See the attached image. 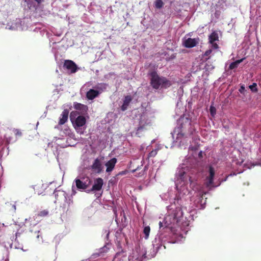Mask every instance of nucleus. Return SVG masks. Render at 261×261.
Wrapping results in <instances>:
<instances>
[{
	"instance_id": "obj_1",
	"label": "nucleus",
	"mask_w": 261,
	"mask_h": 261,
	"mask_svg": "<svg viewBox=\"0 0 261 261\" xmlns=\"http://www.w3.org/2000/svg\"><path fill=\"white\" fill-rule=\"evenodd\" d=\"M191 190L190 189V197L188 198L186 195L182 198L179 197L178 190L176 189L177 193L175 200L180 207L178 206L175 209L168 211L163 221L159 222V232L161 230L162 233L167 237H169L174 241L178 240V243L181 242L184 237L176 228L180 227V229H182L190 225V221L187 220V217H184L183 208L188 210L190 214L189 217L193 220L197 210H203L205 207L206 198H204V194H197L194 201L191 202ZM206 193H204V195Z\"/></svg>"
},
{
	"instance_id": "obj_2",
	"label": "nucleus",
	"mask_w": 261,
	"mask_h": 261,
	"mask_svg": "<svg viewBox=\"0 0 261 261\" xmlns=\"http://www.w3.org/2000/svg\"><path fill=\"white\" fill-rule=\"evenodd\" d=\"M191 190L190 189V197L188 198L186 195L182 198L179 197L178 190L176 189L177 193L175 200L180 207L178 206L175 209L168 211L163 221L159 222V232L161 230L162 233L167 237H169L174 241L178 240V243L181 242L184 237L176 228L180 227V229H182L190 225V221L187 220V217H184L183 208L188 210L190 214L189 217L193 220L197 210H203L205 207L206 198H204V194H197L194 201L191 202ZM206 193H204V195Z\"/></svg>"
},
{
	"instance_id": "obj_3",
	"label": "nucleus",
	"mask_w": 261,
	"mask_h": 261,
	"mask_svg": "<svg viewBox=\"0 0 261 261\" xmlns=\"http://www.w3.org/2000/svg\"><path fill=\"white\" fill-rule=\"evenodd\" d=\"M198 146L189 147L192 157H187L177 168L175 174V185L178 190L179 197L185 195L190 197V189L198 190V180L205 174V168L200 165L197 159L203 158V152H198Z\"/></svg>"
},
{
	"instance_id": "obj_4",
	"label": "nucleus",
	"mask_w": 261,
	"mask_h": 261,
	"mask_svg": "<svg viewBox=\"0 0 261 261\" xmlns=\"http://www.w3.org/2000/svg\"><path fill=\"white\" fill-rule=\"evenodd\" d=\"M195 129L191 126V120L187 117H181L177 121V126L171 133L172 146L178 147L187 146L189 137L193 134Z\"/></svg>"
},
{
	"instance_id": "obj_5",
	"label": "nucleus",
	"mask_w": 261,
	"mask_h": 261,
	"mask_svg": "<svg viewBox=\"0 0 261 261\" xmlns=\"http://www.w3.org/2000/svg\"><path fill=\"white\" fill-rule=\"evenodd\" d=\"M176 243H178V240L174 241L169 237H167L165 234L162 233L161 231L160 232L158 233L152 241V246L153 248L150 249L148 253H147L145 249L144 250L142 249V253L140 254V256L141 255V257L140 258H137V259L139 261H141L144 259H150L155 256L159 250L161 249L162 246H163L165 249L166 248V244H174Z\"/></svg>"
},
{
	"instance_id": "obj_6",
	"label": "nucleus",
	"mask_w": 261,
	"mask_h": 261,
	"mask_svg": "<svg viewBox=\"0 0 261 261\" xmlns=\"http://www.w3.org/2000/svg\"><path fill=\"white\" fill-rule=\"evenodd\" d=\"M134 124L136 126V135L138 137H141L143 133L146 129V127L152 124L151 115L147 112L139 114L138 116H136Z\"/></svg>"
},
{
	"instance_id": "obj_7",
	"label": "nucleus",
	"mask_w": 261,
	"mask_h": 261,
	"mask_svg": "<svg viewBox=\"0 0 261 261\" xmlns=\"http://www.w3.org/2000/svg\"><path fill=\"white\" fill-rule=\"evenodd\" d=\"M92 183V179L88 176L84 174L79 175L72 183L71 197L76 193L75 188L80 191L86 192Z\"/></svg>"
},
{
	"instance_id": "obj_8",
	"label": "nucleus",
	"mask_w": 261,
	"mask_h": 261,
	"mask_svg": "<svg viewBox=\"0 0 261 261\" xmlns=\"http://www.w3.org/2000/svg\"><path fill=\"white\" fill-rule=\"evenodd\" d=\"M150 84L154 90L166 89L172 85V82L166 77L159 75L156 71L150 73Z\"/></svg>"
},
{
	"instance_id": "obj_9",
	"label": "nucleus",
	"mask_w": 261,
	"mask_h": 261,
	"mask_svg": "<svg viewBox=\"0 0 261 261\" xmlns=\"http://www.w3.org/2000/svg\"><path fill=\"white\" fill-rule=\"evenodd\" d=\"M76 113V112H71L70 119L76 132L82 134L86 128V119L84 115H75Z\"/></svg>"
},
{
	"instance_id": "obj_10",
	"label": "nucleus",
	"mask_w": 261,
	"mask_h": 261,
	"mask_svg": "<svg viewBox=\"0 0 261 261\" xmlns=\"http://www.w3.org/2000/svg\"><path fill=\"white\" fill-rule=\"evenodd\" d=\"M215 175V171L213 166H208L205 167V174L204 175V176L205 177L204 184L206 187L210 189L219 186L222 182L226 181L228 177V176H227L225 178L222 179L221 181L219 182L218 185H215L214 183Z\"/></svg>"
},
{
	"instance_id": "obj_11",
	"label": "nucleus",
	"mask_w": 261,
	"mask_h": 261,
	"mask_svg": "<svg viewBox=\"0 0 261 261\" xmlns=\"http://www.w3.org/2000/svg\"><path fill=\"white\" fill-rule=\"evenodd\" d=\"M60 136L61 137L57 138L56 143L61 148H65L68 146H72L73 145L71 144V137L73 136L71 133V130L68 128L64 129V131L61 132Z\"/></svg>"
},
{
	"instance_id": "obj_12",
	"label": "nucleus",
	"mask_w": 261,
	"mask_h": 261,
	"mask_svg": "<svg viewBox=\"0 0 261 261\" xmlns=\"http://www.w3.org/2000/svg\"><path fill=\"white\" fill-rule=\"evenodd\" d=\"M103 185V180L100 177H97L94 180L92 188L87 189L86 192L87 193H93L96 198H99L102 196L103 191L102 190Z\"/></svg>"
},
{
	"instance_id": "obj_13",
	"label": "nucleus",
	"mask_w": 261,
	"mask_h": 261,
	"mask_svg": "<svg viewBox=\"0 0 261 261\" xmlns=\"http://www.w3.org/2000/svg\"><path fill=\"white\" fill-rule=\"evenodd\" d=\"M54 195L56 199L55 203H56L57 201L59 202L64 201L67 203L68 205L72 203L71 198L68 196V194L64 191L56 189L54 192Z\"/></svg>"
},
{
	"instance_id": "obj_14",
	"label": "nucleus",
	"mask_w": 261,
	"mask_h": 261,
	"mask_svg": "<svg viewBox=\"0 0 261 261\" xmlns=\"http://www.w3.org/2000/svg\"><path fill=\"white\" fill-rule=\"evenodd\" d=\"M24 20L21 19H16L13 22L8 23L5 27L6 29L12 31H23L27 29V27L24 25Z\"/></svg>"
},
{
	"instance_id": "obj_15",
	"label": "nucleus",
	"mask_w": 261,
	"mask_h": 261,
	"mask_svg": "<svg viewBox=\"0 0 261 261\" xmlns=\"http://www.w3.org/2000/svg\"><path fill=\"white\" fill-rule=\"evenodd\" d=\"M44 0H22L21 5L25 10H36L37 5H39Z\"/></svg>"
},
{
	"instance_id": "obj_16",
	"label": "nucleus",
	"mask_w": 261,
	"mask_h": 261,
	"mask_svg": "<svg viewBox=\"0 0 261 261\" xmlns=\"http://www.w3.org/2000/svg\"><path fill=\"white\" fill-rule=\"evenodd\" d=\"M85 85L87 87L92 86V88L89 89L86 92V98L88 100H93L100 95L98 92L93 88V84L91 82L86 83Z\"/></svg>"
},
{
	"instance_id": "obj_17",
	"label": "nucleus",
	"mask_w": 261,
	"mask_h": 261,
	"mask_svg": "<svg viewBox=\"0 0 261 261\" xmlns=\"http://www.w3.org/2000/svg\"><path fill=\"white\" fill-rule=\"evenodd\" d=\"M103 168L101 160L98 158L95 159L90 166V169L96 174H100L102 171Z\"/></svg>"
},
{
	"instance_id": "obj_18",
	"label": "nucleus",
	"mask_w": 261,
	"mask_h": 261,
	"mask_svg": "<svg viewBox=\"0 0 261 261\" xmlns=\"http://www.w3.org/2000/svg\"><path fill=\"white\" fill-rule=\"evenodd\" d=\"M200 39L198 37L195 38H185L183 39L182 43L183 45L186 48L193 47L199 43Z\"/></svg>"
},
{
	"instance_id": "obj_19",
	"label": "nucleus",
	"mask_w": 261,
	"mask_h": 261,
	"mask_svg": "<svg viewBox=\"0 0 261 261\" xmlns=\"http://www.w3.org/2000/svg\"><path fill=\"white\" fill-rule=\"evenodd\" d=\"M74 108L77 111L75 115H85L87 113L88 111V107L86 105L74 102L73 103Z\"/></svg>"
},
{
	"instance_id": "obj_20",
	"label": "nucleus",
	"mask_w": 261,
	"mask_h": 261,
	"mask_svg": "<svg viewBox=\"0 0 261 261\" xmlns=\"http://www.w3.org/2000/svg\"><path fill=\"white\" fill-rule=\"evenodd\" d=\"M64 67L67 70H70L71 73L76 72L79 69L77 66L73 61L69 60L65 61Z\"/></svg>"
},
{
	"instance_id": "obj_21",
	"label": "nucleus",
	"mask_w": 261,
	"mask_h": 261,
	"mask_svg": "<svg viewBox=\"0 0 261 261\" xmlns=\"http://www.w3.org/2000/svg\"><path fill=\"white\" fill-rule=\"evenodd\" d=\"M113 261H129V257L127 256L125 251L122 250L116 253Z\"/></svg>"
},
{
	"instance_id": "obj_22",
	"label": "nucleus",
	"mask_w": 261,
	"mask_h": 261,
	"mask_svg": "<svg viewBox=\"0 0 261 261\" xmlns=\"http://www.w3.org/2000/svg\"><path fill=\"white\" fill-rule=\"evenodd\" d=\"M219 39L218 33L216 31L213 32L209 36V42L212 44L213 48L217 49L218 48V44L215 42Z\"/></svg>"
},
{
	"instance_id": "obj_23",
	"label": "nucleus",
	"mask_w": 261,
	"mask_h": 261,
	"mask_svg": "<svg viewBox=\"0 0 261 261\" xmlns=\"http://www.w3.org/2000/svg\"><path fill=\"white\" fill-rule=\"evenodd\" d=\"M117 162V160L116 158H113L107 162L105 164V166L107 167L106 172L108 173L112 172L114 169Z\"/></svg>"
},
{
	"instance_id": "obj_24",
	"label": "nucleus",
	"mask_w": 261,
	"mask_h": 261,
	"mask_svg": "<svg viewBox=\"0 0 261 261\" xmlns=\"http://www.w3.org/2000/svg\"><path fill=\"white\" fill-rule=\"evenodd\" d=\"M234 0H219L216 6L218 8L221 7L222 9H224V7L231 6L233 5Z\"/></svg>"
},
{
	"instance_id": "obj_25",
	"label": "nucleus",
	"mask_w": 261,
	"mask_h": 261,
	"mask_svg": "<svg viewBox=\"0 0 261 261\" xmlns=\"http://www.w3.org/2000/svg\"><path fill=\"white\" fill-rule=\"evenodd\" d=\"M93 86L98 92L99 94L106 91L109 87L108 84L104 83H97L95 85H93Z\"/></svg>"
},
{
	"instance_id": "obj_26",
	"label": "nucleus",
	"mask_w": 261,
	"mask_h": 261,
	"mask_svg": "<svg viewBox=\"0 0 261 261\" xmlns=\"http://www.w3.org/2000/svg\"><path fill=\"white\" fill-rule=\"evenodd\" d=\"M132 100V97L130 95L125 96L123 99V103L121 106V110L122 111L126 110Z\"/></svg>"
},
{
	"instance_id": "obj_27",
	"label": "nucleus",
	"mask_w": 261,
	"mask_h": 261,
	"mask_svg": "<svg viewBox=\"0 0 261 261\" xmlns=\"http://www.w3.org/2000/svg\"><path fill=\"white\" fill-rule=\"evenodd\" d=\"M69 115V111L67 109H65L62 112L60 117L59 123L60 124H64L68 120Z\"/></svg>"
},
{
	"instance_id": "obj_28",
	"label": "nucleus",
	"mask_w": 261,
	"mask_h": 261,
	"mask_svg": "<svg viewBox=\"0 0 261 261\" xmlns=\"http://www.w3.org/2000/svg\"><path fill=\"white\" fill-rule=\"evenodd\" d=\"M107 250L108 248L106 246L100 248L98 250L96 251L91 255L90 258L95 259L101 256L104 252H107Z\"/></svg>"
},
{
	"instance_id": "obj_29",
	"label": "nucleus",
	"mask_w": 261,
	"mask_h": 261,
	"mask_svg": "<svg viewBox=\"0 0 261 261\" xmlns=\"http://www.w3.org/2000/svg\"><path fill=\"white\" fill-rule=\"evenodd\" d=\"M110 231L108 229H103L102 232V237L105 241L106 244H109L110 242L109 239Z\"/></svg>"
},
{
	"instance_id": "obj_30",
	"label": "nucleus",
	"mask_w": 261,
	"mask_h": 261,
	"mask_svg": "<svg viewBox=\"0 0 261 261\" xmlns=\"http://www.w3.org/2000/svg\"><path fill=\"white\" fill-rule=\"evenodd\" d=\"M243 60L244 59L243 58L241 59L237 60L235 61L231 62L229 66V69L232 70L237 68L239 65L243 61Z\"/></svg>"
},
{
	"instance_id": "obj_31",
	"label": "nucleus",
	"mask_w": 261,
	"mask_h": 261,
	"mask_svg": "<svg viewBox=\"0 0 261 261\" xmlns=\"http://www.w3.org/2000/svg\"><path fill=\"white\" fill-rule=\"evenodd\" d=\"M150 232V228L149 226H143V233L145 240H147L149 238Z\"/></svg>"
},
{
	"instance_id": "obj_32",
	"label": "nucleus",
	"mask_w": 261,
	"mask_h": 261,
	"mask_svg": "<svg viewBox=\"0 0 261 261\" xmlns=\"http://www.w3.org/2000/svg\"><path fill=\"white\" fill-rule=\"evenodd\" d=\"M2 251L3 256L1 257V261H8V253L7 250L5 247H3Z\"/></svg>"
},
{
	"instance_id": "obj_33",
	"label": "nucleus",
	"mask_w": 261,
	"mask_h": 261,
	"mask_svg": "<svg viewBox=\"0 0 261 261\" xmlns=\"http://www.w3.org/2000/svg\"><path fill=\"white\" fill-rule=\"evenodd\" d=\"M221 9H222L221 7H219L218 8H217V7H216V10L215 13L214 14H212V17L213 18V19H214V18H215L216 19L219 18L221 13L220 11Z\"/></svg>"
},
{
	"instance_id": "obj_34",
	"label": "nucleus",
	"mask_w": 261,
	"mask_h": 261,
	"mask_svg": "<svg viewBox=\"0 0 261 261\" xmlns=\"http://www.w3.org/2000/svg\"><path fill=\"white\" fill-rule=\"evenodd\" d=\"M214 102H213L210 107V113L212 117H214L216 114V109L214 106Z\"/></svg>"
},
{
	"instance_id": "obj_35",
	"label": "nucleus",
	"mask_w": 261,
	"mask_h": 261,
	"mask_svg": "<svg viewBox=\"0 0 261 261\" xmlns=\"http://www.w3.org/2000/svg\"><path fill=\"white\" fill-rule=\"evenodd\" d=\"M164 3L162 0H155L154 3V5L155 8L160 9L164 6Z\"/></svg>"
},
{
	"instance_id": "obj_36",
	"label": "nucleus",
	"mask_w": 261,
	"mask_h": 261,
	"mask_svg": "<svg viewBox=\"0 0 261 261\" xmlns=\"http://www.w3.org/2000/svg\"><path fill=\"white\" fill-rule=\"evenodd\" d=\"M249 88L253 93H256L258 91L257 85L256 83H253L252 84L249 85Z\"/></svg>"
},
{
	"instance_id": "obj_37",
	"label": "nucleus",
	"mask_w": 261,
	"mask_h": 261,
	"mask_svg": "<svg viewBox=\"0 0 261 261\" xmlns=\"http://www.w3.org/2000/svg\"><path fill=\"white\" fill-rule=\"evenodd\" d=\"M158 150L159 148H155L150 151L148 155V158L154 157L156 155Z\"/></svg>"
},
{
	"instance_id": "obj_38",
	"label": "nucleus",
	"mask_w": 261,
	"mask_h": 261,
	"mask_svg": "<svg viewBox=\"0 0 261 261\" xmlns=\"http://www.w3.org/2000/svg\"><path fill=\"white\" fill-rule=\"evenodd\" d=\"M261 152V151H260ZM261 153V152H260ZM261 166V155H258V159H257V161L254 162L253 163V166Z\"/></svg>"
},
{
	"instance_id": "obj_39",
	"label": "nucleus",
	"mask_w": 261,
	"mask_h": 261,
	"mask_svg": "<svg viewBox=\"0 0 261 261\" xmlns=\"http://www.w3.org/2000/svg\"><path fill=\"white\" fill-rule=\"evenodd\" d=\"M48 215V211L46 210H44L40 211L38 215L41 217H45Z\"/></svg>"
},
{
	"instance_id": "obj_40",
	"label": "nucleus",
	"mask_w": 261,
	"mask_h": 261,
	"mask_svg": "<svg viewBox=\"0 0 261 261\" xmlns=\"http://www.w3.org/2000/svg\"><path fill=\"white\" fill-rule=\"evenodd\" d=\"M31 232H34L35 233H37L36 238L38 239L40 237V235L39 233H40V230L36 229H31L30 230Z\"/></svg>"
},
{
	"instance_id": "obj_41",
	"label": "nucleus",
	"mask_w": 261,
	"mask_h": 261,
	"mask_svg": "<svg viewBox=\"0 0 261 261\" xmlns=\"http://www.w3.org/2000/svg\"><path fill=\"white\" fill-rule=\"evenodd\" d=\"M239 91L241 94H244L245 92L246 91L245 85H241Z\"/></svg>"
},
{
	"instance_id": "obj_42",
	"label": "nucleus",
	"mask_w": 261,
	"mask_h": 261,
	"mask_svg": "<svg viewBox=\"0 0 261 261\" xmlns=\"http://www.w3.org/2000/svg\"><path fill=\"white\" fill-rule=\"evenodd\" d=\"M5 140L7 144H9L11 143V138L10 137H7L6 135H5Z\"/></svg>"
},
{
	"instance_id": "obj_43",
	"label": "nucleus",
	"mask_w": 261,
	"mask_h": 261,
	"mask_svg": "<svg viewBox=\"0 0 261 261\" xmlns=\"http://www.w3.org/2000/svg\"><path fill=\"white\" fill-rule=\"evenodd\" d=\"M205 69L206 70L208 71L210 69H212L214 68V67L211 65H208L207 63L205 65Z\"/></svg>"
},
{
	"instance_id": "obj_44",
	"label": "nucleus",
	"mask_w": 261,
	"mask_h": 261,
	"mask_svg": "<svg viewBox=\"0 0 261 261\" xmlns=\"http://www.w3.org/2000/svg\"><path fill=\"white\" fill-rule=\"evenodd\" d=\"M212 53V50L211 49H208L207 50H206L204 53V56H208V55H210Z\"/></svg>"
},
{
	"instance_id": "obj_45",
	"label": "nucleus",
	"mask_w": 261,
	"mask_h": 261,
	"mask_svg": "<svg viewBox=\"0 0 261 261\" xmlns=\"http://www.w3.org/2000/svg\"><path fill=\"white\" fill-rule=\"evenodd\" d=\"M11 205H12V207L13 208V212L15 213V211H16V205L15 204H11Z\"/></svg>"
},
{
	"instance_id": "obj_46",
	"label": "nucleus",
	"mask_w": 261,
	"mask_h": 261,
	"mask_svg": "<svg viewBox=\"0 0 261 261\" xmlns=\"http://www.w3.org/2000/svg\"><path fill=\"white\" fill-rule=\"evenodd\" d=\"M65 205H66L65 204H63V212H64L65 211L67 212V211H68V207L67 208V210H66Z\"/></svg>"
},
{
	"instance_id": "obj_47",
	"label": "nucleus",
	"mask_w": 261,
	"mask_h": 261,
	"mask_svg": "<svg viewBox=\"0 0 261 261\" xmlns=\"http://www.w3.org/2000/svg\"><path fill=\"white\" fill-rule=\"evenodd\" d=\"M236 175V173H234V172H233V173H231L230 174H229L228 175V176H234V175Z\"/></svg>"
},
{
	"instance_id": "obj_48",
	"label": "nucleus",
	"mask_w": 261,
	"mask_h": 261,
	"mask_svg": "<svg viewBox=\"0 0 261 261\" xmlns=\"http://www.w3.org/2000/svg\"><path fill=\"white\" fill-rule=\"evenodd\" d=\"M139 169H140V167L138 166L136 169H135V170H133L132 171H133V172H135L139 170Z\"/></svg>"
},
{
	"instance_id": "obj_49",
	"label": "nucleus",
	"mask_w": 261,
	"mask_h": 261,
	"mask_svg": "<svg viewBox=\"0 0 261 261\" xmlns=\"http://www.w3.org/2000/svg\"><path fill=\"white\" fill-rule=\"evenodd\" d=\"M125 171H122V172H119L118 175H124L125 174Z\"/></svg>"
},
{
	"instance_id": "obj_50",
	"label": "nucleus",
	"mask_w": 261,
	"mask_h": 261,
	"mask_svg": "<svg viewBox=\"0 0 261 261\" xmlns=\"http://www.w3.org/2000/svg\"><path fill=\"white\" fill-rule=\"evenodd\" d=\"M47 186L46 184H42V188L46 189Z\"/></svg>"
},
{
	"instance_id": "obj_51",
	"label": "nucleus",
	"mask_w": 261,
	"mask_h": 261,
	"mask_svg": "<svg viewBox=\"0 0 261 261\" xmlns=\"http://www.w3.org/2000/svg\"><path fill=\"white\" fill-rule=\"evenodd\" d=\"M147 169H148L147 166V165H146V166L144 167V170H147Z\"/></svg>"
},
{
	"instance_id": "obj_52",
	"label": "nucleus",
	"mask_w": 261,
	"mask_h": 261,
	"mask_svg": "<svg viewBox=\"0 0 261 261\" xmlns=\"http://www.w3.org/2000/svg\"><path fill=\"white\" fill-rule=\"evenodd\" d=\"M15 248H16V249H19V248H21L20 246H15Z\"/></svg>"
},
{
	"instance_id": "obj_53",
	"label": "nucleus",
	"mask_w": 261,
	"mask_h": 261,
	"mask_svg": "<svg viewBox=\"0 0 261 261\" xmlns=\"http://www.w3.org/2000/svg\"><path fill=\"white\" fill-rule=\"evenodd\" d=\"M35 185H33L31 186V188H32L33 189H35Z\"/></svg>"
},
{
	"instance_id": "obj_54",
	"label": "nucleus",
	"mask_w": 261,
	"mask_h": 261,
	"mask_svg": "<svg viewBox=\"0 0 261 261\" xmlns=\"http://www.w3.org/2000/svg\"><path fill=\"white\" fill-rule=\"evenodd\" d=\"M0 156H1V157H2V154L1 151H0Z\"/></svg>"
},
{
	"instance_id": "obj_55",
	"label": "nucleus",
	"mask_w": 261,
	"mask_h": 261,
	"mask_svg": "<svg viewBox=\"0 0 261 261\" xmlns=\"http://www.w3.org/2000/svg\"><path fill=\"white\" fill-rule=\"evenodd\" d=\"M17 236H18V233H16V238L17 237Z\"/></svg>"
},
{
	"instance_id": "obj_56",
	"label": "nucleus",
	"mask_w": 261,
	"mask_h": 261,
	"mask_svg": "<svg viewBox=\"0 0 261 261\" xmlns=\"http://www.w3.org/2000/svg\"><path fill=\"white\" fill-rule=\"evenodd\" d=\"M143 147L141 146V149H143Z\"/></svg>"
}]
</instances>
